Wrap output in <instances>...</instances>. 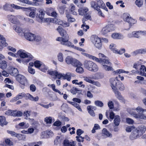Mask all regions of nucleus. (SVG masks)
Here are the masks:
<instances>
[{"label":"nucleus","instance_id":"20e7f679","mask_svg":"<svg viewBox=\"0 0 146 146\" xmlns=\"http://www.w3.org/2000/svg\"><path fill=\"white\" fill-rule=\"evenodd\" d=\"M16 54L21 58H26L24 59L23 62V63L28 62L33 58L32 56L30 54L26 52L25 51L23 50H19Z\"/></svg>","mask_w":146,"mask_h":146},{"label":"nucleus","instance_id":"2eb2a0df","mask_svg":"<svg viewBox=\"0 0 146 146\" xmlns=\"http://www.w3.org/2000/svg\"><path fill=\"white\" fill-rule=\"evenodd\" d=\"M140 135H142L146 131V127L143 125L139 126L136 129Z\"/></svg>","mask_w":146,"mask_h":146},{"label":"nucleus","instance_id":"09e8293b","mask_svg":"<svg viewBox=\"0 0 146 146\" xmlns=\"http://www.w3.org/2000/svg\"><path fill=\"white\" fill-rule=\"evenodd\" d=\"M81 66H77V68L76 69V71L78 73H82L84 72L83 68L81 67Z\"/></svg>","mask_w":146,"mask_h":146},{"label":"nucleus","instance_id":"e2e57ef3","mask_svg":"<svg viewBox=\"0 0 146 146\" xmlns=\"http://www.w3.org/2000/svg\"><path fill=\"white\" fill-rule=\"evenodd\" d=\"M134 37L136 38H138L140 36V31H134Z\"/></svg>","mask_w":146,"mask_h":146},{"label":"nucleus","instance_id":"e433bc0d","mask_svg":"<svg viewBox=\"0 0 146 146\" xmlns=\"http://www.w3.org/2000/svg\"><path fill=\"white\" fill-rule=\"evenodd\" d=\"M58 60L61 62H62L64 61L63 55L61 52L59 53L57 55Z\"/></svg>","mask_w":146,"mask_h":146},{"label":"nucleus","instance_id":"69168bd1","mask_svg":"<svg viewBox=\"0 0 146 146\" xmlns=\"http://www.w3.org/2000/svg\"><path fill=\"white\" fill-rule=\"evenodd\" d=\"M126 122L129 124H132L134 122V121L132 119L129 118L126 119Z\"/></svg>","mask_w":146,"mask_h":146},{"label":"nucleus","instance_id":"0eeeda50","mask_svg":"<svg viewBox=\"0 0 146 146\" xmlns=\"http://www.w3.org/2000/svg\"><path fill=\"white\" fill-rule=\"evenodd\" d=\"M91 39L92 42L96 48L98 49L101 48L102 44L101 40L96 35H93L91 36Z\"/></svg>","mask_w":146,"mask_h":146},{"label":"nucleus","instance_id":"603ef678","mask_svg":"<svg viewBox=\"0 0 146 146\" xmlns=\"http://www.w3.org/2000/svg\"><path fill=\"white\" fill-rule=\"evenodd\" d=\"M25 94L24 93H19L16 96L18 100L20 99H21L25 97Z\"/></svg>","mask_w":146,"mask_h":146},{"label":"nucleus","instance_id":"4468645a","mask_svg":"<svg viewBox=\"0 0 146 146\" xmlns=\"http://www.w3.org/2000/svg\"><path fill=\"white\" fill-rule=\"evenodd\" d=\"M141 135L139 134V133L137 131L136 129H135L132 132L130 137V139L132 140L136 139L139 137Z\"/></svg>","mask_w":146,"mask_h":146},{"label":"nucleus","instance_id":"c9c22d12","mask_svg":"<svg viewBox=\"0 0 146 146\" xmlns=\"http://www.w3.org/2000/svg\"><path fill=\"white\" fill-rule=\"evenodd\" d=\"M117 88H118L120 90H123L125 89V87L123 84L120 82L118 83L117 86Z\"/></svg>","mask_w":146,"mask_h":146},{"label":"nucleus","instance_id":"79ce46f5","mask_svg":"<svg viewBox=\"0 0 146 146\" xmlns=\"http://www.w3.org/2000/svg\"><path fill=\"white\" fill-rule=\"evenodd\" d=\"M94 104L96 106L99 107H102L104 106L103 103L99 100L95 101L94 102Z\"/></svg>","mask_w":146,"mask_h":146},{"label":"nucleus","instance_id":"473e14b6","mask_svg":"<svg viewBox=\"0 0 146 146\" xmlns=\"http://www.w3.org/2000/svg\"><path fill=\"white\" fill-rule=\"evenodd\" d=\"M22 113L20 111L14 110L12 116H21L22 115Z\"/></svg>","mask_w":146,"mask_h":146},{"label":"nucleus","instance_id":"9d476101","mask_svg":"<svg viewBox=\"0 0 146 146\" xmlns=\"http://www.w3.org/2000/svg\"><path fill=\"white\" fill-rule=\"evenodd\" d=\"M16 80L21 84V88L24 89L25 84L27 82V80L25 77L22 75L19 74L16 77Z\"/></svg>","mask_w":146,"mask_h":146},{"label":"nucleus","instance_id":"a878e982","mask_svg":"<svg viewBox=\"0 0 146 146\" xmlns=\"http://www.w3.org/2000/svg\"><path fill=\"white\" fill-rule=\"evenodd\" d=\"M74 75L70 72H68L66 74H63V79H67L68 81H70L71 77L74 76Z\"/></svg>","mask_w":146,"mask_h":146},{"label":"nucleus","instance_id":"f3484780","mask_svg":"<svg viewBox=\"0 0 146 146\" xmlns=\"http://www.w3.org/2000/svg\"><path fill=\"white\" fill-rule=\"evenodd\" d=\"M111 37L113 38L117 39H122L124 38L123 35L118 33H114L112 34Z\"/></svg>","mask_w":146,"mask_h":146},{"label":"nucleus","instance_id":"b1692460","mask_svg":"<svg viewBox=\"0 0 146 146\" xmlns=\"http://www.w3.org/2000/svg\"><path fill=\"white\" fill-rule=\"evenodd\" d=\"M88 11V8L86 7H81L78 9L79 14L80 15H83Z\"/></svg>","mask_w":146,"mask_h":146},{"label":"nucleus","instance_id":"bb28decb","mask_svg":"<svg viewBox=\"0 0 146 146\" xmlns=\"http://www.w3.org/2000/svg\"><path fill=\"white\" fill-rule=\"evenodd\" d=\"M8 122L6 120V118L5 117L3 116H0V125L2 126L6 125Z\"/></svg>","mask_w":146,"mask_h":146},{"label":"nucleus","instance_id":"de8ad7c7","mask_svg":"<svg viewBox=\"0 0 146 146\" xmlns=\"http://www.w3.org/2000/svg\"><path fill=\"white\" fill-rule=\"evenodd\" d=\"M84 78L85 81L92 84L93 80H92L91 79L92 78L90 77H84Z\"/></svg>","mask_w":146,"mask_h":146},{"label":"nucleus","instance_id":"cd10ccee","mask_svg":"<svg viewBox=\"0 0 146 146\" xmlns=\"http://www.w3.org/2000/svg\"><path fill=\"white\" fill-rule=\"evenodd\" d=\"M102 133L104 135L106 136L107 137H111L112 134L108 131L106 128H104L102 130Z\"/></svg>","mask_w":146,"mask_h":146},{"label":"nucleus","instance_id":"f8f14e48","mask_svg":"<svg viewBox=\"0 0 146 146\" xmlns=\"http://www.w3.org/2000/svg\"><path fill=\"white\" fill-rule=\"evenodd\" d=\"M120 81L117 79V77L111 78L110 79V82L112 90H115L117 88V86Z\"/></svg>","mask_w":146,"mask_h":146},{"label":"nucleus","instance_id":"ddd939ff","mask_svg":"<svg viewBox=\"0 0 146 146\" xmlns=\"http://www.w3.org/2000/svg\"><path fill=\"white\" fill-rule=\"evenodd\" d=\"M113 90L114 93L115 97L121 102H125V100L121 95L120 93L117 90V89H116L115 90Z\"/></svg>","mask_w":146,"mask_h":146},{"label":"nucleus","instance_id":"412c9836","mask_svg":"<svg viewBox=\"0 0 146 146\" xmlns=\"http://www.w3.org/2000/svg\"><path fill=\"white\" fill-rule=\"evenodd\" d=\"M57 30L62 36H68L67 34V33L66 31L64 30L60 26H58L57 29Z\"/></svg>","mask_w":146,"mask_h":146},{"label":"nucleus","instance_id":"c85d7f7f","mask_svg":"<svg viewBox=\"0 0 146 146\" xmlns=\"http://www.w3.org/2000/svg\"><path fill=\"white\" fill-rule=\"evenodd\" d=\"M90 5L91 7L97 11H98L99 10L100 7L98 4L95 1H92L90 3Z\"/></svg>","mask_w":146,"mask_h":146},{"label":"nucleus","instance_id":"0e129e2a","mask_svg":"<svg viewBox=\"0 0 146 146\" xmlns=\"http://www.w3.org/2000/svg\"><path fill=\"white\" fill-rule=\"evenodd\" d=\"M36 15V12L35 11H31L29 14V16L31 17L34 18Z\"/></svg>","mask_w":146,"mask_h":146},{"label":"nucleus","instance_id":"39448f33","mask_svg":"<svg viewBox=\"0 0 146 146\" xmlns=\"http://www.w3.org/2000/svg\"><path fill=\"white\" fill-rule=\"evenodd\" d=\"M122 17L123 20L128 23L129 25V28L125 29L126 30H129L132 26L136 23V20L134 19H133L131 17L129 14L128 13H124Z\"/></svg>","mask_w":146,"mask_h":146},{"label":"nucleus","instance_id":"4c0bfd02","mask_svg":"<svg viewBox=\"0 0 146 146\" xmlns=\"http://www.w3.org/2000/svg\"><path fill=\"white\" fill-rule=\"evenodd\" d=\"M2 63L0 64V68L3 69H5L7 67V62L5 60L2 61L1 62Z\"/></svg>","mask_w":146,"mask_h":146},{"label":"nucleus","instance_id":"9b49d317","mask_svg":"<svg viewBox=\"0 0 146 146\" xmlns=\"http://www.w3.org/2000/svg\"><path fill=\"white\" fill-rule=\"evenodd\" d=\"M115 44H111L110 45L109 48L113 51L114 53H115L121 54L125 52V49L122 48L120 50H118L115 48Z\"/></svg>","mask_w":146,"mask_h":146},{"label":"nucleus","instance_id":"6e6d98bb","mask_svg":"<svg viewBox=\"0 0 146 146\" xmlns=\"http://www.w3.org/2000/svg\"><path fill=\"white\" fill-rule=\"evenodd\" d=\"M96 1L100 8L102 7L105 5L102 0H96Z\"/></svg>","mask_w":146,"mask_h":146},{"label":"nucleus","instance_id":"dca6fc26","mask_svg":"<svg viewBox=\"0 0 146 146\" xmlns=\"http://www.w3.org/2000/svg\"><path fill=\"white\" fill-rule=\"evenodd\" d=\"M94 62L91 61L87 60H85L83 63V65L85 68L90 70L91 69V66Z\"/></svg>","mask_w":146,"mask_h":146},{"label":"nucleus","instance_id":"49530a36","mask_svg":"<svg viewBox=\"0 0 146 146\" xmlns=\"http://www.w3.org/2000/svg\"><path fill=\"white\" fill-rule=\"evenodd\" d=\"M42 64V63L41 62L39 61H36L34 62V65L35 67L39 68Z\"/></svg>","mask_w":146,"mask_h":146},{"label":"nucleus","instance_id":"5fc2aeb1","mask_svg":"<svg viewBox=\"0 0 146 146\" xmlns=\"http://www.w3.org/2000/svg\"><path fill=\"white\" fill-rule=\"evenodd\" d=\"M89 108V107H88V108H87V109L88 111V112L91 116L92 117H94L95 116V114L94 110L90 109V108Z\"/></svg>","mask_w":146,"mask_h":146},{"label":"nucleus","instance_id":"3c124183","mask_svg":"<svg viewBox=\"0 0 146 146\" xmlns=\"http://www.w3.org/2000/svg\"><path fill=\"white\" fill-rule=\"evenodd\" d=\"M136 5L139 7H140L143 5V2L142 0H136L135 1Z\"/></svg>","mask_w":146,"mask_h":146},{"label":"nucleus","instance_id":"338daca9","mask_svg":"<svg viewBox=\"0 0 146 146\" xmlns=\"http://www.w3.org/2000/svg\"><path fill=\"white\" fill-rule=\"evenodd\" d=\"M28 71L31 74H33L35 73V71L34 69L32 68L30 66H29L28 68Z\"/></svg>","mask_w":146,"mask_h":146},{"label":"nucleus","instance_id":"393cba45","mask_svg":"<svg viewBox=\"0 0 146 146\" xmlns=\"http://www.w3.org/2000/svg\"><path fill=\"white\" fill-rule=\"evenodd\" d=\"M114 119L113 123L115 126H119L121 121V118L120 116L117 115H116L115 116Z\"/></svg>","mask_w":146,"mask_h":146},{"label":"nucleus","instance_id":"37998d69","mask_svg":"<svg viewBox=\"0 0 146 146\" xmlns=\"http://www.w3.org/2000/svg\"><path fill=\"white\" fill-rule=\"evenodd\" d=\"M53 21L54 22L59 25H62V24H63V22L60 19H57L55 18L54 19H53Z\"/></svg>","mask_w":146,"mask_h":146},{"label":"nucleus","instance_id":"72a5a7b5","mask_svg":"<svg viewBox=\"0 0 146 146\" xmlns=\"http://www.w3.org/2000/svg\"><path fill=\"white\" fill-rule=\"evenodd\" d=\"M88 20H91V18L90 15L89 14L87 13L84 17L83 18L82 20L83 23H84L85 21Z\"/></svg>","mask_w":146,"mask_h":146},{"label":"nucleus","instance_id":"c756f323","mask_svg":"<svg viewBox=\"0 0 146 146\" xmlns=\"http://www.w3.org/2000/svg\"><path fill=\"white\" fill-rule=\"evenodd\" d=\"M91 69L89 71L93 72H96L98 70V67L97 65L94 62H93V64L91 67Z\"/></svg>","mask_w":146,"mask_h":146},{"label":"nucleus","instance_id":"13d9d810","mask_svg":"<svg viewBox=\"0 0 146 146\" xmlns=\"http://www.w3.org/2000/svg\"><path fill=\"white\" fill-rule=\"evenodd\" d=\"M86 24L84 23L82 25V28L83 30L85 31H86L88 29H89V27L88 25H85Z\"/></svg>","mask_w":146,"mask_h":146},{"label":"nucleus","instance_id":"423d86ee","mask_svg":"<svg viewBox=\"0 0 146 146\" xmlns=\"http://www.w3.org/2000/svg\"><path fill=\"white\" fill-rule=\"evenodd\" d=\"M65 61L67 64H71L75 66H82V64L79 61L70 56H68L65 58Z\"/></svg>","mask_w":146,"mask_h":146},{"label":"nucleus","instance_id":"4d7b16f0","mask_svg":"<svg viewBox=\"0 0 146 146\" xmlns=\"http://www.w3.org/2000/svg\"><path fill=\"white\" fill-rule=\"evenodd\" d=\"M145 52L144 50L143 49H141L138 50L133 52V54L134 55H136L139 53H143Z\"/></svg>","mask_w":146,"mask_h":146},{"label":"nucleus","instance_id":"1a4fd4ad","mask_svg":"<svg viewBox=\"0 0 146 146\" xmlns=\"http://www.w3.org/2000/svg\"><path fill=\"white\" fill-rule=\"evenodd\" d=\"M114 29L113 25L108 24L103 28L101 33L102 35H105L108 33L114 30Z\"/></svg>","mask_w":146,"mask_h":146},{"label":"nucleus","instance_id":"052dcab7","mask_svg":"<svg viewBox=\"0 0 146 146\" xmlns=\"http://www.w3.org/2000/svg\"><path fill=\"white\" fill-rule=\"evenodd\" d=\"M40 13L39 14L38 17L41 20V21L44 18L45 13L43 11H39Z\"/></svg>","mask_w":146,"mask_h":146},{"label":"nucleus","instance_id":"2f4dec72","mask_svg":"<svg viewBox=\"0 0 146 146\" xmlns=\"http://www.w3.org/2000/svg\"><path fill=\"white\" fill-rule=\"evenodd\" d=\"M62 141L61 137L59 136H57L54 141V144L55 145H57L60 144Z\"/></svg>","mask_w":146,"mask_h":146},{"label":"nucleus","instance_id":"bf43d9fd","mask_svg":"<svg viewBox=\"0 0 146 146\" xmlns=\"http://www.w3.org/2000/svg\"><path fill=\"white\" fill-rule=\"evenodd\" d=\"M7 132L11 135L12 136H14L17 137H18L19 136V134H17L14 131H7Z\"/></svg>","mask_w":146,"mask_h":146},{"label":"nucleus","instance_id":"4be33fe9","mask_svg":"<svg viewBox=\"0 0 146 146\" xmlns=\"http://www.w3.org/2000/svg\"><path fill=\"white\" fill-rule=\"evenodd\" d=\"M25 97H26L27 99H29L31 101L35 102L39 100V98L38 96H37L35 97H34L32 95L29 93L25 94Z\"/></svg>","mask_w":146,"mask_h":146},{"label":"nucleus","instance_id":"6e6552de","mask_svg":"<svg viewBox=\"0 0 146 146\" xmlns=\"http://www.w3.org/2000/svg\"><path fill=\"white\" fill-rule=\"evenodd\" d=\"M69 37L68 36H66L65 38L63 37H58L56 40L57 41L60 42L61 44L63 45L67 46H72L71 42L69 41Z\"/></svg>","mask_w":146,"mask_h":146},{"label":"nucleus","instance_id":"a19ab883","mask_svg":"<svg viewBox=\"0 0 146 146\" xmlns=\"http://www.w3.org/2000/svg\"><path fill=\"white\" fill-rule=\"evenodd\" d=\"M41 71L45 72L46 71L47 69V67L43 63H42L40 67L39 68Z\"/></svg>","mask_w":146,"mask_h":146},{"label":"nucleus","instance_id":"8fccbe9b","mask_svg":"<svg viewBox=\"0 0 146 146\" xmlns=\"http://www.w3.org/2000/svg\"><path fill=\"white\" fill-rule=\"evenodd\" d=\"M100 129V127L99 125L97 124H95L93 129L92 130V133H94L95 132L96 130L99 129Z\"/></svg>","mask_w":146,"mask_h":146},{"label":"nucleus","instance_id":"5701e85b","mask_svg":"<svg viewBox=\"0 0 146 146\" xmlns=\"http://www.w3.org/2000/svg\"><path fill=\"white\" fill-rule=\"evenodd\" d=\"M75 145L74 142L72 140L65 139L64 141V146H74Z\"/></svg>","mask_w":146,"mask_h":146},{"label":"nucleus","instance_id":"f704fd0d","mask_svg":"<svg viewBox=\"0 0 146 146\" xmlns=\"http://www.w3.org/2000/svg\"><path fill=\"white\" fill-rule=\"evenodd\" d=\"M14 29H15V31L18 33H21L23 32V30L20 27L14 25L13 26Z\"/></svg>","mask_w":146,"mask_h":146},{"label":"nucleus","instance_id":"ea45409f","mask_svg":"<svg viewBox=\"0 0 146 146\" xmlns=\"http://www.w3.org/2000/svg\"><path fill=\"white\" fill-rule=\"evenodd\" d=\"M71 44H72V46H69V47H72L74 49L77 50H78L79 51H82V52H85V50L83 48H81L74 46V45L72 43H71Z\"/></svg>","mask_w":146,"mask_h":146},{"label":"nucleus","instance_id":"f257e3e1","mask_svg":"<svg viewBox=\"0 0 146 146\" xmlns=\"http://www.w3.org/2000/svg\"><path fill=\"white\" fill-rule=\"evenodd\" d=\"M81 54L90 59H92L100 63L102 66L103 68L105 70L107 71L113 70L111 63L109 61L108 58L103 54H99V56L100 58H99L85 52H82Z\"/></svg>","mask_w":146,"mask_h":146},{"label":"nucleus","instance_id":"aec40b11","mask_svg":"<svg viewBox=\"0 0 146 146\" xmlns=\"http://www.w3.org/2000/svg\"><path fill=\"white\" fill-rule=\"evenodd\" d=\"M10 74L14 76H17L18 73V71L17 69L13 67H11L9 71Z\"/></svg>","mask_w":146,"mask_h":146},{"label":"nucleus","instance_id":"58836bf2","mask_svg":"<svg viewBox=\"0 0 146 146\" xmlns=\"http://www.w3.org/2000/svg\"><path fill=\"white\" fill-rule=\"evenodd\" d=\"M48 86L49 87H51L52 88V90L58 93L59 94H61V92L58 89H56L55 88V86L54 84H52L51 85L49 84L48 85Z\"/></svg>","mask_w":146,"mask_h":146},{"label":"nucleus","instance_id":"f03ea898","mask_svg":"<svg viewBox=\"0 0 146 146\" xmlns=\"http://www.w3.org/2000/svg\"><path fill=\"white\" fill-rule=\"evenodd\" d=\"M81 54L90 59H92L100 63L102 66L103 68L105 70L107 71L113 70L111 63L109 61L108 58L103 54H99V56L100 58H99L85 52H82Z\"/></svg>","mask_w":146,"mask_h":146},{"label":"nucleus","instance_id":"a211bd4d","mask_svg":"<svg viewBox=\"0 0 146 146\" xmlns=\"http://www.w3.org/2000/svg\"><path fill=\"white\" fill-rule=\"evenodd\" d=\"M25 38L27 40L30 41L34 40L35 35L32 33L28 32L25 34Z\"/></svg>","mask_w":146,"mask_h":146},{"label":"nucleus","instance_id":"7c9ffc66","mask_svg":"<svg viewBox=\"0 0 146 146\" xmlns=\"http://www.w3.org/2000/svg\"><path fill=\"white\" fill-rule=\"evenodd\" d=\"M70 13L71 14L74 15L77 14V12L75 11V6L73 4H71L70 7Z\"/></svg>","mask_w":146,"mask_h":146},{"label":"nucleus","instance_id":"864d4df0","mask_svg":"<svg viewBox=\"0 0 146 146\" xmlns=\"http://www.w3.org/2000/svg\"><path fill=\"white\" fill-rule=\"evenodd\" d=\"M109 118H110V119L112 120H113L115 118V113H114L112 111L109 110Z\"/></svg>","mask_w":146,"mask_h":146},{"label":"nucleus","instance_id":"c03bdc74","mask_svg":"<svg viewBox=\"0 0 146 146\" xmlns=\"http://www.w3.org/2000/svg\"><path fill=\"white\" fill-rule=\"evenodd\" d=\"M53 20V19L51 18H43L41 20V21L43 23H50Z\"/></svg>","mask_w":146,"mask_h":146},{"label":"nucleus","instance_id":"a18cd8bd","mask_svg":"<svg viewBox=\"0 0 146 146\" xmlns=\"http://www.w3.org/2000/svg\"><path fill=\"white\" fill-rule=\"evenodd\" d=\"M44 121L46 124H51L52 122V118L51 117H46L44 119Z\"/></svg>","mask_w":146,"mask_h":146},{"label":"nucleus","instance_id":"774afa93","mask_svg":"<svg viewBox=\"0 0 146 146\" xmlns=\"http://www.w3.org/2000/svg\"><path fill=\"white\" fill-rule=\"evenodd\" d=\"M108 106L109 108L112 109L113 108V103L111 101H109L108 103Z\"/></svg>","mask_w":146,"mask_h":146},{"label":"nucleus","instance_id":"680f3d73","mask_svg":"<svg viewBox=\"0 0 146 146\" xmlns=\"http://www.w3.org/2000/svg\"><path fill=\"white\" fill-rule=\"evenodd\" d=\"M76 140L79 142H83L84 141V137L81 136H76Z\"/></svg>","mask_w":146,"mask_h":146},{"label":"nucleus","instance_id":"7ed1b4c3","mask_svg":"<svg viewBox=\"0 0 146 146\" xmlns=\"http://www.w3.org/2000/svg\"><path fill=\"white\" fill-rule=\"evenodd\" d=\"M146 111V109H143L140 106H138L135 109L129 108L127 109L128 113L137 119L146 120V115L143 113Z\"/></svg>","mask_w":146,"mask_h":146},{"label":"nucleus","instance_id":"6ab92c4d","mask_svg":"<svg viewBox=\"0 0 146 146\" xmlns=\"http://www.w3.org/2000/svg\"><path fill=\"white\" fill-rule=\"evenodd\" d=\"M7 17L9 20L12 23L15 24H17L19 23V22L17 21L16 17L11 15H8Z\"/></svg>","mask_w":146,"mask_h":146}]
</instances>
